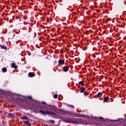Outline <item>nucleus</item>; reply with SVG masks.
I'll use <instances>...</instances> for the list:
<instances>
[{"instance_id": "obj_10", "label": "nucleus", "mask_w": 126, "mask_h": 126, "mask_svg": "<svg viewBox=\"0 0 126 126\" xmlns=\"http://www.w3.org/2000/svg\"><path fill=\"white\" fill-rule=\"evenodd\" d=\"M8 117L10 118H14V116L12 113H9Z\"/></svg>"}, {"instance_id": "obj_7", "label": "nucleus", "mask_w": 126, "mask_h": 126, "mask_svg": "<svg viewBox=\"0 0 126 126\" xmlns=\"http://www.w3.org/2000/svg\"><path fill=\"white\" fill-rule=\"evenodd\" d=\"M80 90H81V93H84L85 91V88L84 87H81L80 88Z\"/></svg>"}, {"instance_id": "obj_16", "label": "nucleus", "mask_w": 126, "mask_h": 126, "mask_svg": "<svg viewBox=\"0 0 126 126\" xmlns=\"http://www.w3.org/2000/svg\"><path fill=\"white\" fill-rule=\"evenodd\" d=\"M0 47L2 49H4V50L6 49V46L4 47L3 46L0 45Z\"/></svg>"}, {"instance_id": "obj_18", "label": "nucleus", "mask_w": 126, "mask_h": 126, "mask_svg": "<svg viewBox=\"0 0 126 126\" xmlns=\"http://www.w3.org/2000/svg\"><path fill=\"white\" fill-rule=\"evenodd\" d=\"M67 106H69V107H71L72 108H74V106L73 105L67 104Z\"/></svg>"}, {"instance_id": "obj_23", "label": "nucleus", "mask_w": 126, "mask_h": 126, "mask_svg": "<svg viewBox=\"0 0 126 126\" xmlns=\"http://www.w3.org/2000/svg\"><path fill=\"white\" fill-rule=\"evenodd\" d=\"M42 104H46V102H42Z\"/></svg>"}, {"instance_id": "obj_9", "label": "nucleus", "mask_w": 126, "mask_h": 126, "mask_svg": "<svg viewBox=\"0 0 126 126\" xmlns=\"http://www.w3.org/2000/svg\"><path fill=\"white\" fill-rule=\"evenodd\" d=\"M21 119L22 120H28V117H27V116H22V117H21Z\"/></svg>"}, {"instance_id": "obj_6", "label": "nucleus", "mask_w": 126, "mask_h": 126, "mask_svg": "<svg viewBox=\"0 0 126 126\" xmlns=\"http://www.w3.org/2000/svg\"><path fill=\"white\" fill-rule=\"evenodd\" d=\"M12 67L14 68L15 69H17V66L16 65L15 63H11Z\"/></svg>"}, {"instance_id": "obj_1", "label": "nucleus", "mask_w": 126, "mask_h": 126, "mask_svg": "<svg viewBox=\"0 0 126 126\" xmlns=\"http://www.w3.org/2000/svg\"><path fill=\"white\" fill-rule=\"evenodd\" d=\"M54 107V106L51 105L45 104L44 105H41L40 109L43 110H40L39 112V113H42V115H52L54 114V113L48 110L52 111L53 108Z\"/></svg>"}, {"instance_id": "obj_21", "label": "nucleus", "mask_w": 126, "mask_h": 126, "mask_svg": "<svg viewBox=\"0 0 126 126\" xmlns=\"http://www.w3.org/2000/svg\"><path fill=\"white\" fill-rule=\"evenodd\" d=\"M50 122L51 123H55L54 120H50Z\"/></svg>"}, {"instance_id": "obj_15", "label": "nucleus", "mask_w": 126, "mask_h": 126, "mask_svg": "<svg viewBox=\"0 0 126 126\" xmlns=\"http://www.w3.org/2000/svg\"><path fill=\"white\" fill-rule=\"evenodd\" d=\"M97 120L100 121H103L104 118L103 117H100L99 118H98Z\"/></svg>"}, {"instance_id": "obj_20", "label": "nucleus", "mask_w": 126, "mask_h": 126, "mask_svg": "<svg viewBox=\"0 0 126 126\" xmlns=\"http://www.w3.org/2000/svg\"><path fill=\"white\" fill-rule=\"evenodd\" d=\"M78 117L80 118H83L85 117V115H84V114H80V115Z\"/></svg>"}, {"instance_id": "obj_24", "label": "nucleus", "mask_w": 126, "mask_h": 126, "mask_svg": "<svg viewBox=\"0 0 126 126\" xmlns=\"http://www.w3.org/2000/svg\"><path fill=\"white\" fill-rule=\"evenodd\" d=\"M18 41H17V42H16V44H17V43H18Z\"/></svg>"}, {"instance_id": "obj_8", "label": "nucleus", "mask_w": 126, "mask_h": 126, "mask_svg": "<svg viewBox=\"0 0 126 126\" xmlns=\"http://www.w3.org/2000/svg\"><path fill=\"white\" fill-rule=\"evenodd\" d=\"M25 124L27 125V126H32V124L31 123H29V121H26L25 122Z\"/></svg>"}, {"instance_id": "obj_14", "label": "nucleus", "mask_w": 126, "mask_h": 126, "mask_svg": "<svg viewBox=\"0 0 126 126\" xmlns=\"http://www.w3.org/2000/svg\"><path fill=\"white\" fill-rule=\"evenodd\" d=\"M79 84L81 85H82V86H84V83L83 81H80Z\"/></svg>"}, {"instance_id": "obj_5", "label": "nucleus", "mask_w": 126, "mask_h": 126, "mask_svg": "<svg viewBox=\"0 0 126 126\" xmlns=\"http://www.w3.org/2000/svg\"><path fill=\"white\" fill-rule=\"evenodd\" d=\"M69 70V67L67 66H63V71L64 72H67Z\"/></svg>"}, {"instance_id": "obj_3", "label": "nucleus", "mask_w": 126, "mask_h": 126, "mask_svg": "<svg viewBox=\"0 0 126 126\" xmlns=\"http://www.w3.org/2000/svg\"><path fill=\"white\" fill-rule=\"evenodd\" d=\"M64 60H59V65H62L64 64Z\"/></svg>"}, {"instance_id": "obj_12", "label": "nucleus", "mask_w": 126, "mask_h": 126, "mask_svg": "<svg viewBox=\"0 0 126 126\" xmlns=\"http://www.w3.org/2000/svg\"><path fill=\"white\" fill-rule=\"evenodd\" d=\"M2 71L3 72H6L7 71V68L6 67H3L2 69Z\"/></svg>"}, {"instance_id": "obj_13", "label": "nucleus", "mask_w": 126, "mask_h": 126, "mask_svg": "<svg viewBox=\"0 0 126 126\" xmlns=\"http://www.w3.org/2000/svg\"><path fill=\"white\" fill-rule=\"evenodd\" d=\"M59 112L61 114H64V111L63 109H60L59 110Z\"/></svg>"}, {"instance_id": "obj_19", "label": "nucleus", "mask_w": 126, "mask_h": 126, "mask_svg": "<svg viewBox=\"0 0 126 126\" xmlns=\"http://www.w3.org/2000/svg\"><path fill=\"white\" fill-rule=\"evenodd\" d=\"M58 95L57 94H55L54 95V98L56 99L58 98Z\"/></svg>"}, {"instance_id": "obj_4", "label": "nucleus", "mask_w": 126, "mask_h": 126, "mask_svg": "<svg viewBox=\"0 0 126 126\" xmlns=\"http://www.w3.org/2000/svg\"><path fill=\"white\" fill-rule=\"evenodd\" d=\"M28 75L29 76V77H33L35 76V74L34 72H30L29 73Z\"/></svg>"}, {"instance_id": "obj_11", "label": "nucleus", "mask_w": 126, "mask_h": 126, "mask_svg": "<svg viewBox=\"0 0 126 126\" xmlns=\"http://www.w3.org/2000/svg\"><path fill=\"white\" fill-rule=\"evenodd\" d=\"M108 99H109V97L108 96H106V97H105L104 98V100L105 102H108Z\"/></svg>"}, {"instance_id": "obj_2", "label": "nucleus", "mask_w": 126, "mask_h": 126, "mask_svg": "<svg viewBox=\"0 0 126 126\" xmlns=\"http://www.w3.org/2000/svg\"><path fill=\"white\" fill-rule=\"evenodd\" d=\"M66 123H72V124H74L75 123V121H74V120H72V119H66V120H65Z\"/></svg>"}, {"instance_id": "obj_17", "label": "nucleus", "mask_w": 126, "mask_h": 126, "mask_svg": "<svg viewBox=\"0 0 126 126\" xmlns=\"http://www.w3.org/2000/svg\"><path fill=\"white\" fill-rule=\"evenodd\" d=\"M101 95H102V93H101L99 92V93H98V94H97L98 97H101Z\"/></svg>"}, {"instance_id": "obj_25", "label": "nucleus", "mask_w": 126, "mask_h": 126, "mask_svg": "<svg viewBox=\"0 0 126 126\" xmlns=\"http://www.w3.org/2000/svg\"><path fill=\"white\" fill-rule=\"evenodd\" d=\"M48 14L50 15L49 13H48Z\"/></svg>"}, {"instance_id": "obj_22", "label": "nucleus", "mask_w": 126, "mask_h": 126, "mask_svg": "<svg viewBox=\"0 0 126 126\" xmlns=\"http://www.w3.org/2000/svg\"><path fill=\"white\" fill-rule=\"evenodd\" d=\"M84 95H85V96H87V95H88V93H87V92H85V93H84Z\"/></svg>"}]
</instances>
